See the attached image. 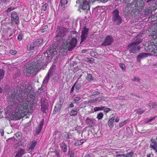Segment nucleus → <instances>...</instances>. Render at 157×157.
I'll list each match as a JSON object with an SVG mask.
<instances>
[{"label":"nucleus","mask_w":157,"mask_h":157,"mask_svg":"<svg viewBox=\"0 0 157 157\" xmlns=\"http://www.w3.org/2000/svg\"><path fill=\"white\" fill-rule=\"evenodd\" d=\"M111 110V109L109 108H105L104 109V111L106 113H108Z\"/></svg>","instance_id":"obj_54"},{"label":"nucleus","mask_w":157,"mask_h":157,"mask_svg":"<svg viewBox=\"0 0 157 157\" xmlns=\"http://www.w3.org/2000/svg\"><path fill=\"white\" fill-rule=\"evenodd\" d=\"M144 12L145 15L150 16L151 14V10L150 9L147 8L144 10Z\"/></svg>","instance_id":"obj_25"},{"label":"nucleus","mask_w":157,"mask_h":157,"mask_svg":"<svg viewBox=\"0 0 157 157\" xmlns=\"http://www.w3.org/2000/svg\"><path fill=\"white\" fill-rule=\"evenodd\" d=\"M77 42L76 38L69 36L68 37L66 41L63 43V45L68 50L71 51L76 46Z\"/></svg>","instance_id":"obj_4"},{"label":"nucleus","mask_w":157,"mask_h":157,"mask_svg":"<svg viewBox=\"0 0 157 157\" xmlns=\"http://www.w3.org/2000/svg\"><path fill=\"white\" fill-rule=\"evenodd\" d=\"M56 32V40L60 43L65 39V37L68 32V29L61 26H58L57 27Z\"/></svg>","instance_id":"obj_3"},{"label":"nucleus","mask_w":157,"mask_h":157,"mask_svg":"<svg viewBox=\"0 0 157 157\" xmlns=\"http://www.w3.org/2000/svg\"><path fill=\"white\" fill-rule=\"evenodd\" d=\"M33 65L36 66L37 70L38 71L40 70L45 65L44 61H42L41 60L39 59L36 62L32 63Z\"/></svg>","instance_id":"obj_13"},{"label":"nucleus","mask_w":157,"mask_h":157,"mask_svg":"<svg viewBox=\"0 0 157 157\" xmlns=\"http://www.w3.org/2000/svg\"><path fill=\"white\" fill-rule=\"evenodd\" d=\"M134 111L136 112V113L141 114L145 112V110H140L139 109H137L135 110Z\"/></svg>","instance_id":"obj_33"},{"label":"nucleus","mask_w":157,"mask_h":157,"mask_svg":"<svg viewBox=\"0 0 157 157\" xmlns=\"http://www.w3.org/2000/svg\"><path fill=\"white\" fill-rule=\"evenodd\" d=\"M54 152L56 154V156L57 157H60L59 155V150H58L57 149H55L54 151Z\"/></svg>","instance_id":"obj_41"},{"label":"nucleus","mask_w":157,"mask_h":157,"mask_svg":"<svg viewBox=\"0 0 157 157\" xmlns=\"http://www.w3.org/2000/svg\"><path fill=\"white\" fill-rule=\"evenodd\" d=\"M112 20L113 24L115 25H119L122 22V18L119 15V10H114L112 13Z\"/></svg>","instance_id":"obj_6"},{"label":"nucleus","mask_w":157,"mask_h":157,"mask_svg":"<svg viewBox=\"0 0 157 157\" xmlns=\"http://www.w3.org/2000/svg\"><path fill=\"white\" fill-rule=\"evenodd\" d=\"M14 157H22L20 155H18L17 153H16L15 156Z\"/></svg>","instance_id":"obj_64"},{"label":"nucleus","mask_w":157,"mask_h":157,"mask_svg":"<svg viewBox=\"0 0 157 157\" xmlns=\"http://www.w3.org/2000/svg\"><path fill=\"white\" fill-rule=\"evenodd\" d=\"M23 36V35L21 32H20L18 34L17 39L19 41L22 40Z\"/></svg>","instance_id":"obj_31"},{"label":"nucleus","mask_w":157,"mask_h":157,"mask_svg":"<svg viewBox=\"0 0 157 157\" xmlns=\"http://www.w3.org/2000/svg\"><path fill=\"white\" fill-rule=\"evenodd\" d=\"M119 99H122V100H125V98L123 97V96H120L119 97Z\"/></svg>","instance_id":"obj_63"},{"label":"nucleus","mask_w":157,"mask_h":157,"mask_svg":"<svg viewBox=\"0 0 157 157\" xmlns=\"http://www.w3.org/2000/svg\"><path fill=\"white\" fill-rule=\"evenodd\" d=\"M78 114L77 109L76 108H75L71 110L69 113L70 116H75L77 115Z\"/></svg>","instance_id":"obj_23"},{"label":"nucleus","mask_w":157,"mask_h":157,"mask_svg":"<svg viewBox=\"0 0 157 157\" xmlns=\"http://www.w3.org/2000/svg\"><path fill=\"white\" fill-rule=\"evenodd\" d=\"M19 17L15 11H13L11 13V20L12 23H15L16 25H18L20 23Z\"/></svg>","instance_id":"obj_10"},{"label":"nucleus","mask_w":157,"mask_h":157,"mask_svg":"<svg viewBox=\"0 0 157 157\" xmlns=\"http://www.w3.org/2000/svg\"><path fill=\"white\" fill-rule=\"evenodd\" d=\"M81 99V98L80 97H75L74 99L73 100L74 101H79Z\"/></svg>","instance_id":"obj_48"},{"label":"nucleus","mask_w":157,"mask_h":157,"mask_svg":"<svg viewBox=\"0 0 157 157\" xmlns=\"http://www.w3.org/2000/svg\"><path fill=\"white\" fill-rule=\"evenodd\" d=\"M0 133L2 136H4V131L3 129H0Z\"/></svg>","instance_id":"obj_52"},{"label":"nucleus","mask_w":157,"mask_h":157,"mask_svg":"<svg viewBox=\"0 0 157 157\" xmlns=\"http://www.w3.org/2000/svg\"><path fill=\"white\" fill-rule=\"evenodd\" d=\"M114 41V39L111 36H107L105 40L102 42L101 45L104 46H109L111 45Z\"/></svg>","instance_id":"obj_12"},{"label":"nucleus","mask_w":157,"mask_h":157,"mask_svg":"<svg viewBox=\"0 0 157 157\" xmlns=\"http://www.w3.org/2000/svg\"><path fill=\"white\" fill-rule=\"evenodd\" d=\"M119 66L121 68V69L123 71H125V66L124 64L122 63H121L120 64Z\"/></svg>","instance_id":"obj_40"},{"label":"nucleus","mask_w":157,"mask_h":157,"mask_svg":"<svg viewBox=\"0 0 157 157\" xmlns=\"http://www.w3.org/2000/svg\"><path fill=\"white\" fill-rule=\"evenodd\" d=\"M96 120L92 118L87 117L85 120V122L86 124L90 127L94 126Z\"/></svg>","instance_id":"obj_16"},{"label":"nucleus","mask_w":157,"mask_h":157,"mask_svg":"<svg viewBox=\"0 0 157 157\" xmlns=\"http://www.w3.org/2000/svg\"><path fill=\"white\" fill-rule=\"evenodd\" d=\"M60 147L61 150L63 152H66L67 151V147L66 144L64 142L61 143L60 144Z\"/></svg>","instance_id":"obj_18"},{"label":"nucleus","mask_w":157,"mask_h":157,"mask_svg":"<svg viewBox=\"0 0 157 157\" xmlns=\"http://www.w3.org/2000/svg\"><path fill=\"white\" fill-rule=\"evenodd\" d=\"M156 117H153L150 118L149 119L147 120V122H149L151 121H152L154 120Z\"/></svg>","instance_id":"obj_57"},{"label":"nucleus","mask_w":157,"mask_h":157,"mask_svg":"<svg viewBox=\"0 0 157 157\" xmlns=\"http://www.w3.org/2000/svg\"><path fill=\"white\" fill-rule=\"evenodd\" d=\"M133 3L135 6L132 10L131 16L134 17L136 19H138L140 16V14L142 11V10L144 6L146 3V0H134Z\"/></svg>","instance_id":"obj_2"},{"label":"nucleus","mask_w":157,"mask_h":157,"mask_svg":"<svg viewBox=\"0 0 157 157\" xmlns=\"http://www.w3.org/2000/svg\"><path fill=\"white\" fill-rule=\"evenodd\" d=\"M23 71L24 73H26V75L28 76L38 72L36 66L33 65L32 63L29 62L24 66Z\"/></svg>","instance_id":"obj_7"},{"label":"nucleus","mask_w":157,"mask_h":157,"mask_svg":"<svg viewBox=\"0 0 157 157\" xmlns=\"http://www.w3.org/2000/svg\"><path fill=\"white\" fill-rule=\"evenodd\" d=\"M100 94V92L99 91H94L92 93V96H94L95 95H98Z\"/></svg>","instance_id":"obj_44"},{"label":"nucleus","mask_w":157,"mask_h":157,"mask_svg":"<svg viewBox=\"0 0 157 157\" xmlns=\"http://www.w3.org/2000/svg\"><path fill=\"white\" fill-rule=\"evenodd\" d=\"M82 128V127L81 126L78 125L76 127L74 128H73L74 129L73 130V131L76 130V131H80Z\"/></svg>","instance_id":"obj_39"},{"label":"nucleus","mask_w":157,"mask_h":157,"mask_svg":"<svg viewBox=\"0 0 157 157\" xmlns=\"http://www.w3.org/2000/svg\"><path fill=\"white\" fill-rule=\"evenodd\" d=\"M89 102L90 103H94L95 102H96V99H93L90 100H89Z\"/></svg>","instance_id":"obj_51"},{"label":"nucleus","mask_w":157,"mask_h":157,"mask_svg":"<svg viewBox=\"0 0 157 157\" xmlns=\"http://www.w3.org/2000/svg\"><path fill=\"white\" fill-rule=\"evenodd\" d=\"M128 121V120H125L124 122H121L119 124V126L121 127L126 124Z\"/></svg>","instance_id":"obj_38"},{"label":"nucleus","mask_w":157,"mask_h":157,"mask_svg":"<svg viewBox=\"0 0 157 157\" xmlns=\"http://www.w3.org/2000/svg\"><path fill=\"white\" fill-rule=\"evenodd\" d=\"M136 38L137 39L136 40L129 44L127 47L128 49L130 48L129 51L131 53H135L140 48L138 46V44L141 43L143 40L139 38L138 36L136 37Z\"/></svg>","instance_id":"obj_5"},{"label":"nucleus","mask_w":157,"mask_h":157,"mask_svg":"<svg viewBox=\"0 0 157 157\" xmlns=\"http://www.w3.org/2000/svg\"><path fill=\"white\" fill-rule=\"evenodd\" d=\"M75 83L76 84L75 86V88L77 90H78L81 87V84L80 83H77V82H75Z\"/></svg>","instance_id":"obj_36"},{"label":"nucleus","mask_w":157,"mask_h":157,"mask_svg":"<svg viewBox=\"0 0 157 157\" xmlns=\"http://www.w3.org/2000/svg\"><path fill=\"white\" fill-rule=\"evenodd\" d=\"M50 70L47 74V76L45 77L44 78L43 81V83H44V84L47 83L49 80V78L51 75V73L50 72Z\"/></svg>","instance_id":"obj_20"},{"label":"nucleus","mask_w":157,"mask_h":157,"mask_svg":"<svg viewBox=\"0 0 157 157\" xmlns=\"http://www.w3.org/2000/svg\"><path fill=\"white\" fill-rule=\"evenodd\" d=\"M10 0H0V2L2 4H6L7 2H9Z\"/></svg>","instance_id":"obj_42"},{"label":"nucleus","mask_w":157,"mask_h":157,"mask_svg":"<svg viewBox=\"0 0 157 157\" xmlns=\"http://www.w3.org/2000/svg\"><path fill=\"white\" fill-rule=\"evenodd\" d=\"M66 134L65 135V137L67 139L70 138L69 135L68 133H67V132Z\"/></svg>","instance_id":"obj_60"},{"label":"nucleus","mask_w":157,"mask_h":157,"mask_svg":"<svg viewBox=\"0 0 157 157\" xmlns=\"http://www.w3.org/2000/svg\"><path fill=\"white\" fill-rule=\"evenodd\" d=\"M103 117V114L102 113L100 112L97 115V118L99 120L101 119Z\"/></svg>","instance_id":"obj_34"},{"label":"nucleus","mask_w":157,"mask_h":157,"mask_svg":"<svg viewBox=\"0 0 157 157\" xmlns=\"http://www.w3.org/2000/svg\"><path fill=\"white\" fill-rule=\"evenodd\" d=\"M116 157H125L124 154H120L117 155H116Z\"/></svg>","instance_id":"obj_53"},{"label":"nucleus","mask_w":157,"mask_h":157,"mask_svg":"<svg viewBox=\"0 0 157 157\" xmlns=\"http://www.w3.org/2000/svg\"><path fill=\"white\" fill-rule=\"evenodd\" d=\"M132 81H136L138 82H140V80L139 78L137 77L136 78V77H134V78L132 79Z\"/></svg>","instance_id":"obj_50"},{"label":"nucleus","mask_w":157,"mask_h":157,"mask_svg":"<svg viewBox=\"0 0 157 157\" xmlns=\"http://www.w3.org/2000/svg\"><path fill=\"white\" fill-rule=\"evenodd\" d=\"M131 95H132V96H135V97H137V98H141L140 96L136 95L133 94V93H131Z\"/></svg>","instance_id":"obj_61"},{"label":"nucleus","mask_w":157,"mask_h":157,"mask_svg":"<svg viewBox=\"0 0 157 157\" xmlns=\"http://www.w3.org/2000/svg\"><path fill=\"white\" fill-rule=\"evenodd\" d=\"M25 149L21 148H20L19 150L17 152V154L20 155L21 156L25 153Z\"/></svg>","instance_id":"obj_27"},{"label":"nucleus","mask_w":157,"mask_h":157,"mask_svg":"<svg viewBox=\"0 0 157 157\" xmlns=\"http://www.w3.org/2000/svg\"><path fill=\"white\" fill-rule=\"evenodd\" d=\"M86 79L88 81H91L94 80V78L90 74H87V76L86 77Z\"/></svg>","instance_id":"obj_29"},{"label":"nucleus","mask_w":157,"mask_h":157,"mask_svg":"<svg viewBox=\"0 0 157 157\" xmlns=\"http://www.w3.org/2000/svg\"><path fill=\"white\" fill-rule=\"evenodd\" d=\"M32 87L28 86L26 88L25 84L22 83L18 87L16 91L15 90H11L7 94V99L11 102V105L8 106L10 109H13L15 111L17 109L21 113H25L27 112L31 104H34V100L36 95L33 91Z\"/></svg>","instance_id":"obj_1"},{"label":"nucleus","mask_w":157,"mask_h":157,"mask_svg":"<svg viewBox=\"0 0 157 157\" xmlns=\"http://www.w3.org/2000/svg\"><path fill=\"white\" fill-rule=\"evenodd\" d=\"M115 118L114 117H112L110 118L108 122V125L110 128H112L113 127V124L114 122Z\"/></svg>","instance_id":"obj_22"},{"label":"nucleus","mask_w":157,"mask_h":157,"mask_svg":"<svg viewBox=\"0 0 157 157\" xmlns=\"http://www.w3.org/2000/svg\"><path fill=\"white\" fill-rule=\"evenodd\" d=\"M120 119L118 117H117L115 120V121L116 122H118L119 121Z\"/></svg>","instance_id":"obj_62"},{"label":"nucleus","mask_w":157,"mask_h":157,"mask_svg":"<svg viewBox=\"0 0 157 157\" xmlns=\"http://www.w3.org/2000/svg\"><path fill=\"white\" fill-rule=\"evenodd\" d=\"M37 144V142L34 140L30 142L28 147L29 150H33Z\"/></svg>","instance_id":"obj_19"},{"label":"nucleus","mask_w":157,"mask_h":157,"mask_svg":"<svg viewBox=\"0 0 157 157\" xmlns=\"http://www.w3.org/2000/svg\"><path fill=\"white\" fill-rule=\"evenodd\" d=\"M43 42V39H39L35 41H34L29 44L27 46V49L28 51H30L34 49L35 47H37L40 44Z\"/></svg>","instance_id":"obj_8"},{"label":"nucleus","mask_w":157,"mask_h":157,"mask_svg":"<svg viewBox=\"0 0 157 157\" xmlns=\"http://www.w3.org/2000/svg\"><path fill=\"white\" fill-rule=\"evenodd\" d=\"M48 6V4L47 3H45L41 7V10L43 11H45L47 7Z\"/></svg>","instance_id":"obj_37"},{"label":"nucleus","mask_w":157,"mask_h":157,"mask_svg":"<svg viewBox=\"0 0 157 157\" xmlns=\"http://www.w3.org/2000/svg\"><path fill=\"white\" fill-rule=\"evenodd\" d=\"M151 109H153L157 107V103L155 102H151L147 105Z\"/></svg>","instance_id":"obj_24"},{"label":"nucleus","mask_w":157,"mask_h":157,"mask_svg":"<svg viewBox=\"0 0 157 157\" xmlns=\"http://www.w3.org/2000/svg\"><path fill=\"white\" fill-rule=\"evenodd\" d=\"M104 97H98L97 98H96V102H98L100 101H104V99H103Z\"/></svg>","instance_id":"obj_35"},{"label":"nucleus","mask_w":157,"mask_h":157,"mask_svg":"<svg viewBox=\"0 0 157 157\" xmlns=\"http://www.w3.org/2000/svg\"><path fill=\"white\" fill-rule=\"evenodd\" d=\"M14 8L13 7H10L8 8L7 10V12H9L10 11H11L13 10Z\"/></svg>","instance_id":"obj_49"},{"label":"nucleus","mask_w":157,"mask_h":157,"mask_svg":"<svg viewBox=\"0 0 157 157\" xmlns=\"http://www.w3.org/2000/svg\"><path fill=\"white\" fill-rule=\"evenodd\" d=\"M87 60L90 63H93L94 61V59L92 58H89L87 59Z\"/></svg>","instance_id":"obj_46"},{"label":"nucleus","mask_w":157,"mask_h":157,"mask_svg":"<svg viewBox=\"0 0 157 157\" xmlns=\"http://www.w3.org/2000/svg\"><path fill=\"white\" fill-rule=\"evenodd\" d=\"M94 112L98 111L100 110V107H95L94 109Z\"/></svg>","instance_id":"obj_55"},{"label":"nucleus","mask_w":157,"mask_h":157,"mask_svg":"<svg viewBox=\"0 0 157 157\" xmlns=\"http://www.w3.org/2000/svg\"><path fill=\"white\" fill-rule=\"evenodd\" d=\"M151 143L157 145V142L155 139H152L151 140Z\"/></svg>","instance_id":"obj_47"},{"label":"nucleus","mask_w":157,"mask_h":157,"mask_svg":"<svg viewBox=\"0 0 157 157\" xmlns=\"http://www.w3.org/2000/svg\"><path fill=\"white\" fill-rule=\"evenodd\" d=\"M148 54L145 53H142L138 56V57L137 59L138 61H140V59H142L144 57H146L148 56Z\"/></svg>","instance_id":"obj_21"},{"label":"nucleus","mask_w":157,"mask_h":157,"mask_svg":"<svg viewBox=\"0 0 157 157\" xmlns=\"http://www.w3.org/2000/svg\"><path fill=\"white\" fill-rule=\"evenodd\" d=\"M149 47L150 49H151V51L155 54V56H157V46L154 44V43L153 42Z\"/></svg>","instance_id":"obj_17"},{"label":"nucleus","mask_w":157,"mask_h":157,"mask_svg":"<svg viewBox=\"0 0 157 157\" xmlns=\"http://www.w3.org/2000/svg\"><path fill=\"white\" fill-rule=\"evenodd\" d=\"M84 143V141L82 140H77L75 141L74 144L75 146H78Z\"/></svg>","instance_id":"obj_28"},{"label":"nucleus","mask_w":157,"mask_h":157,"mask_svg":"<svg viewBox=\"0 0 157 157\" xmlns=\"http://www.w3.org/2000/svg\"><path fill=\"white\" fill-rule=\"evenodd\" d=\"M57 53V52L56 50V48H54L53 46L49 48L48 51L47 52L48 56L47 57H50L49 56H53Z\"/></svg>","instance_id":"obj_15"},{"label":"nucleus","mask_w":157,"mask_h":157,"mask_svg":"<svg viewBox=\"0 0 157 157\" xmlns=\"http://www.w3.org/2000/svg\"><path fill=\"white\" fill-rule=\"evenodd\" d=\"M150 147L152 148H153L154 150H155L156 149L157 147V145L155 144H150Z\"/></svg>","instance_id":"obj_43"},{"label":"nucleus","mask_w":157,"mask_h":157,"mask_svg":"<svg viewBox=\"0 0 157 157\" xmlns=\"http://www.w3.org/2000/svg\"><path fill=\"white\" fill-rule=\"evenodd\" d=\"M70 157H74V153L73 151H71L69 153Z\"/></svg>","instance_id":"obj_56"},{"label":"nucleus","mask_w":157,"mask_h":157,"mask_svg":"<svg viewBox=\"0 0 157 157\" xmlns=\"http://www.w3.org/2000/svg\"><path fill=\"white\" fill-rule=\"evenodd\" d=\"M134 155V152L133 151L128 153L124 154L125 157H132Z\"/></svg>","instance_id":"obj_32"},{"label":"nucleus","mask_w":157,"mask_h":157,"mask_svg":"<svg viewBox=\"0 0 157 157\" xmlns=\"http://www.w3.org/2000/svg\"><path fill=\"white\" fill-rule=\"evenodd\" d=\"M74 107V105L72 103H71L67 107L68 109H69L70 108H73Z\"/></svg>","instance_id":"obj_59"},{"label":"nucleus","mask_w":157,"mask_h":157,"mask_svg":"<svg viewBox=\"0 0 157 157\" xmlns=\"http://www.w3.org/2000/svg\"><path fill=\"white\" fill-rule=\"evenodd\" d=\"M16 53L17 51L16 50H11L9 52V53L12 55H14L16 54Z\"/></svg>","instance_id":"obj_45"},{"label":"nucleus","mask_w":157,"mask_h":157,"mask_svg":"<svg viewBox=\"0 0 157 157\" xmlns=\"http://www.w3.org/2000/svg\"><path fill=\"white\" fill-rule=\"evenodd\" d=\"M44 120L43 119L40 121L39 125L36 128L35 130V135H37L40 133L42 128L44 124Z\"/></svg>","instance_id":"obj_14"},{"label":"nucleus","mask_w":157,"mask_h":157,"mask_svg":"<svg viewBox=\"0 0 157 157\" xmlns=\"http://www.w3.org/2000/svg\"><path fill=\"white\" fill-rule=\"evenodd\" d=\"M89 29L85 27H83L82 30V34L81 35V41L80 44L83 42L87 38L89 32Z\"/></svg>","instance_id":"obj_11"},{"label":"nucleus","mask_w":157,"mask_h":157,"mask_svg":"<svg viewBox=\"0 0 157 157\" xmlns=\"http://www.w3.org/2000/svg\"><path fill=\"white\" fill-rule=\"evenodd\" d=\"M4 75V71L3 69H0V81L3 78Z\"/></svg>","instance_id":"obj_30"},{"label":"nucleus","mask_w":157,"mask_h":157,"mask_svg":"<svg viewBox=\"0 0 157 157\" xmlns=\"http://www.w3.org/2000/svg\"><path fill=\"white\" fill-rule=\"evenodd\" d=\"M76 84V83H75L74 85L71 87V92L72 93L74 91V88L75 87V86Z\"/></svg>","instance_id":"obj_58"},{"label":"nucleus","mask_w":157,"mask_h":157,"mask_svg":"<svg viewBox=\"0 0 157 157\" xmlns=\"http://www.w3.org/2000/svg\"><path fill=\"white\" fill-rule=\"evenodd\" d=\"M41 110L42 112L45 113H46V110L48 109V106L45 104H42L41 105Z\"/></svg>","instance_id":"obj_26"},{"label":"nucleus","mask_w":157,"mask_h":157,"mask_svg":"<svg viewBox=\"0 0 157 157\" xmlns=\"http://www.w3.org/2000/svg\"><path fill=\"white\" fill-rule=\"evenodd\" d=\"M76 2L79 4L82 10L87 11L90 10V6L87 0H78Z\"/></svg>","instance_id":"obj_9"}]
</instances>
